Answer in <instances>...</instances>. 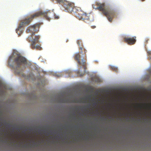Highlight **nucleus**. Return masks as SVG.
<instances>
[{
    "label": "nucleus",
    "instance_id": "obj_1",
    "mask_svg": "<svg viewBox=\"0 0 151 151\" xmlns=\"http://www.w3.org/2000/svg\"><path fill=\"white\" fill-rule=\"evenodd\" d=\"M50 11L49 10L44 12L42 10H40L36 12L35 14L32 15L30 17L27 19H26L22 21L19 24L18 28L16 30V32L19 36H20L23 32V27L25 26L26 24H28L32 21L34 18L37 17L42 16L47 20L50 21V18L48 17V15L50 16Z\"/></svg>",
    "mask_w": 151,
    "mask_h": 151
},
{
    "label": "nucleus",
    "instance_id": "obj_2",
    "mask_svg": "<svg viewBox=\"0 0 151 151\" xmlns=\"http://www.w3.org/2000/svg\"><path fill=\"white\" fill-rule=\"evenodd\" d=\"M39 26L40 25L39 24H34L27 29L26 31L27 33H31L32 34L31 37L33 39L31 40L32 43L31 44V48L33 49H37L39 50H41V49L40 45H35V44L39 42V39L40 38V36L39 35H36L34 38H33V35L35 33L39 31Z\"/></svg>",
    "mask_w": 151,
    "mask_h": 151
},
{
    "label": "nucleus",
    "instance_id": "obj_3",
    "mask_svg": "<svg viewBox=\"0 0 151 151\" xmlns=\"http://www.w3.org/2000/svg\"><path fill=\"white\" fill-rule=\"evenodd\" d=\"M12 60H13L12 64L10 65L13 67H15L16 69L18 68H20L21 65L22 64L26 65L27 63L26 59L19 54L14 53L11 55L8 61L9 64H10Z\"/></svg>",
    "mask_w": 151,
    "mask_h": 151
},
{
    "label": "nucleus",
    "instance_id": "obj_4",
    "mask_svg": "<svg viewBox=\"0 0 151 151\" xmlns=\"http://www.w3.org/2000/svg\"><path fill=\"white\" fill-rule=\"evenodd\" d=\"M96 4L98 6L95 8L93 7L94 5H93V8L96 9H98L100 11H102V13L107 17L109 21L111 22L113 19L116 16L115 11L113 10L105 9L104 8V3L101 4L96 2Z\"/></svg>",
    "mask_w": 151,
    "mask_h": 151
},
{
    "label": "nucleus",
    "instance_id": "obj_5",
    "mask_svg": "<svg viewBox=\"0 0 151 151\" xmlns=\"http://www.w3.org/2000/svg\"><path fill=\"white\" fill-rule=\"evenodd\" d=\"M136 38L135 36L132 37H125L124 38V41L129 45H133L136 42Z\"/></svg>",
    "mask_w": 151,
    "mask_h": 151
},
{
    "label": "nucleus",
    "instance_id": "obj_6",
    "mask_svg": "<svg viewBox=\"0 0 151 151\" xmlns=\"http://www.w3.org/2000/svg\"><path fill=\"white\" fill-rule=\"evenodd\" d=\"M81 55L79 52L76 53L74 55V59L77 62V63L79 65L84 66L85 65V60L83 59H82V62H81L80 60Z\"/></svg>",
    "mask_w": 151,
    "mask_h": 151
},
{
    "label": "nucleus",
    "instance_id": "obj_7",
    "mask_svg": "<svg viewBox=\"0 0 151 151\" xmlns=\"http://www.w3.org/2000/svg\"><path fill=\"white\" fill-rule=\"evenodd\" d=\"M60 102L62 103H81V101L77 99H76L72 101H70L69 99L63 98L60 100Z\"/></svg>",
    "mask_w": 151,
    "mask_h": 151
},
{
    "label": "nucleus",
    "instance_id": "obj_8",
    "mask_svg": "<svg viewBox=\"0 0 151 151\" xmlns=\"http://www.w3.org/2000/svg\"><path fill=\"white\" fill-rule=\"evenodd\" d=\"M81 14L82 15V17L83 19L88 20L89 19V18L88 14H86V13H83Z\"/></svg>",
    "mask_w": 151,
    "mask_h": 151
},
{
    "label": "nucleus",
    "instance_id": "obj_9",
    "mask_svg": "<svg viewBox=\"0 0 151 151\" xmlns=\"http://www.w3.org/2000/svg\"><path fill=\"white\" fill-rule=\"evenodd\" d=\"M147 54L148 55V59L150 60H151V51L148 50L147 51Z\"/></svg>",
    "mask_w": 151,
    "mask_h": 151
},
{
    "label": "nucleus",
    "instance_id": "obj_10",
    "mask_svg": "<svg viewBox=\"0 0 151 151\" xmlns=\"http://www.w3.org/2000/svg\"><path fill=\"white\" fill-rule=\"evenodd\" d=\"M111 69L115 71H117V68L115 67L112 66L111 67Z\"/></svg>",
    "mask_w": 151,
    "mask_h": 151
},
{
    "label": "nucleus",
    "instance_id": "obj_11",
    "mask_svg": "<svg viewBox=\"0 0 151 151\" xmlns=\"http://www.w3.org/2000/svg\"><path fill=\"white\" fill-rule=\"evenodd\" d=\"M79 49L80 50H83L84 51H85V53H84V54L85 55V54H86V51H87L85 49H84V48H83V47H79Z\"/></svg>",
    "mask_w": 151,
    "mask_h": 151
},
{
    "label": "nucleus",
    "instance_id": "obj_12",
    "mask_svg": "<svg viewBox=\"0 0 151 151\" xmlns=\"http://www.w3.org/2000/svg\"><path fill=\"white\" fill-rule=\"evenodd\" d=\"M81 42L82 41L81 40H78L77 41V43L79 46H80L81 45V44L82 43Z\"/></svg>",
    "mask_w": 151,
    "mask_h": 151
},
{
    "label": "nucleus",
    "instance_id": "obj_13",
    "mask_svg": "<svg viewBox=\"0 0 151 151\" xmlns=\"http://www.w3.org/2000/svg\"><path fill=\"white\" fill-rule=\"evenodd\" d=\"M82 66L84 67V73H85L86 72V62H85V65H84Z\"/></svg>",
    "mask_w": 151,
    "mask_h": 151
},
{
    "label": "nucleus",
    "instance_id": "obj_14",
    "mask_svg": "<svg viewBox=\"0 0 151 151\" xmlns=\"http://www.w3.org/2000/svg\"><path fill=\"white\" fill-rule=\"evenodd\" d=\"M149 39L148 38H146L145 40V42L146 44L148 43V42L149 41Z\"/></svg>",
    "mask_w": 151,
    "mask_h": 151
},
{
    "label": "nucleus",
    "instance_id": "obj_15",
    "mask_svg": "<svg viewBox=\"0 0 151 151\" xmlns=\"http://www.w3.org/2000/svg\"><path fill=\"white\" fill-rule=\"evenodd\" d=\"M15 72L17 73L18 74H19L20 73L21 71H17V70H15Z\"/></svg>",
    "mask_w": 151,
    "mask_h": 151
},
{
    "label": "nucleus",
    "instance_id": "obj_16",
    "mask_svg": "<svg viewBox=\"0 0 151 151\" xmlns=\"http://www.w3.org/2000/svg\"><path fill=\"white\" fill-rule=\"evenodd\" d=\"M96 81L97 82H100L101 81V80L100 79H97Z\"/></svg>",
    "mask_w": 151,
    "mask_h": 151
},
{
    "label": "nucleus",
    "instance_id": "obj_17",
    "mask_svg": "<svg viewBox=\"0 0 151 151\" xmlns=\"http://www.w3.org/2000/svg\"><path fill=\"white\" fill-rule=\"evenodd\" d=\"M2 86V83L0 82V91H1V88Z\"/></svg>",
    "mask_w": 151,
    "mask_h": 151
},
{
    "label": "nucleus",
    "instance_id": "obj_18",
    "mask_svg": "<svg viewBox=\"0 0 151 151\" xmlns=\"http://www.w3.org/2000/svg\"><path fill=\"white\" fill-rule=\"evenodd\" d=\"M27 40L29 42H30V38L29 37H28L27 39Z\"/></svg>",
    "mask_w": 151,
    "mask_h": 151
},
{
    "label": "nucleus",
    "instance_id": "obj_19",
    "mask_svg": "<svg viewBox=\"0 0 151 151\" xmlns=\"http://www.w3.org/2000/svg\"><path fill=\"white\" fill-rule=\"evenodd\" d=\"M91 27L92 29H94L96 27V26H92Z\"/></svg>",
    "mask_w": 151,
    "mask_h": 151
},
{
    "label": "nucleus",
    "instance_id": "obj_20",
    "mask_svg": "<svg viewBox=\"0 0 151 151\" xmlns=\"http://www.w3.org/2000/svg\"><path fill=\"white\" fill-rule=\"evenodd\" d=\"M55 19H58L59 18V17L58 16H55Z\"/></svg>",
    "mask_w": 151,
    "mask_h": 151
},
{
    "label": "nucleus",
    "instance_id": "obj_21",
    "mask_svg": "<svg viewBox=\"0 0 151 151\" xmlns=\"http://www.w3.org/2000/svg\"><path fill=\"white\" fill-rule=\"evenodd\" d=\"M84 74V73H83V74H80V76H83Z\"/></svg>",
    "mask_w": 151,
    "mask_h": 151
},
{
    "label": "nucleus",
    "instance_id": "obj_22",
    "mask_svg": "<svg viewBox=\"0 0 151 151\" xmlns=\"http://www.w3.org/2000/svg\"><path fill=\"white\" fill-rule=\"evenodd\" d=\"M150 71L151 72V68L150 69Z\"/></svg>",
    "mask_w": 151,
    "mask_h": 151
},
{
    "label": "nucleus",
    "instance_id": "obj_23",
    "mask_svg": "<svg viewBox=\"0 0 151 151\" xmlns=\"http://www.w3.org/2000/svg\"><path fill=\"white\" fill-rule=\"evenodd\" d=\"M142 1H144L145 0H141Z\"/></svg>",
    "mask_w": 151,
    "mask_h": 151
},
{
    "label": "nucleus",
    "instance_id": "obj_24",
    "mask_svg": "<svg viewBox=\"0 0 151 151\" xmlns=\"http://www.w3.org/2000/svg\"><path fill=\"white\" fill-rule=\"evenodd\" d=\"M139 107H142V106H140V105H139Z\"/></svg>",
    "mask_w": 151,
    "mask_h": 151
},
{
    "label": "nucleus",
    "instance_id": "obj_25",
    "mask_svg": "<svg viewBox=\"0 0 151 151\" xmlns=\"http://www.w3.org/2000/svg\"><path fill=\"white\" fill-rule=\"evenodd\" d=\"M79 73V70H78V73Z\"/></svg>",
    "mask_w": 151,
    "mask_h": 151
}]
</instances>
